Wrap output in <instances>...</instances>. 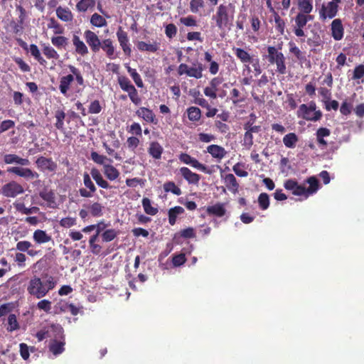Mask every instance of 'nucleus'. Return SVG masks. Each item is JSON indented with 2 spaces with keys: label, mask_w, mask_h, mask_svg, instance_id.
Listing matches in <instances>:
<instances>
[{
  "label": "nucleus",
  "mask_w": 364,
  "mask_h": 364,
  "mask_svg": "<svg viewBox=\"0 0 364 364\" xmlns=\"http://www.w3.org/2000/svg\"><path fill=\"white\" fill-rule=\"evenodd\" d=\"M179 172L181 176L188 182V184L198 186L201 178L200 176L193 172L190 168L186 166L181 167Z\"/></svg>",
  "instance_id": "nucleus-17"
},
{
  "label": "nucleus",
  "mask_w": 364,
  "mask_h": 364,
  "mask_svg": "<svg viewBox=\"0 0 364 364\" xmlns=\"http://www.w3.org/2000/svg\"><path fill=\"white\" fill-rule=\"evenodd\" d=\"M184 209L181 206H175L168 210V223L171 225H173L176 223L177 216L183 214Z\"/></svg>",
  "instance_id": "nucleus-36"
},
{
  "label": "nucleus",
  "mask_w": 364,
  "mask_h": 364,
  "mask_svg": "<svg viewBox=\"0 0 364 364\" xmlns=\"http://www.w3.org/2000/svg\"><path fill=\"white\" fill-rule=\"evenodd\" d=\"M24 22H25V20L21 21V18H18L17 21L12 20L10 22V26L12 28L13 33L15 34H19V35L23 34V30H24V26H23Z\"/></svg>",
  "instance_id": "nucleus-47"
},
{
  "label": "nucleus",
  "mask_w": 364,
  "mask_h": 364,
  "mask_svg": "<svg viewBox=\"0 0 364 364\" xmlns=\"http://www.w3.org/2000/svg\"><path fill=\"white\" fill-rule=\"evenodd\" d=\"M164 190L165 192H171L176 196H180L182 193V191L179 187H178L174 182L168 181L166 182L164 186Z\"/></svg>",
  "instance_id": "nucleus-48"
},
{
  "label": "nucleus",
  "mask_w": 364,
  "mask_h": 364,
  "mask_svg": "<svg viewBox=\"0 0 364 364\" xmlns=\"http://www.w3.org/2000/svg\"><path fill=\"white\" fill-rule=\"evenodd\" d=\"M33 239L37 244H44L51 240V236L48 235L45 230L38 229L33 234Z\"/></svg>",
  "instance_id": "nucleus-28"
},
{
  "label": "nucleus",
  "mask_w": 364,
  "mask_h": 364,
  "mask_svg": "<svg viewBox=\"0 0 364 364\" xmlns=\"http://www.w3.org/2000/svg\"><path fill=\"white\" fill-rule=\"evenodd\" d=\"M118 42L124 53L125 55L129 57L132 53V49L130 47L129 40L128 37V34L126 31H124L122 28L120 26L117 29L116 33Z\"/></svg>",
  "instance_id": "nucleus-14"
},
{
  "label": "nucleus",
  "mask_w": 364,
  "mask_h": 364,
  "mask_svg": "<svg viewBox=\"0 0 364 364\" xmlns=\"http://www.w3.org/2000/svg\"><path fill=\"white\" fill-rule=\"evenodd\" d=\"M90 175L98 186L105 189L111 188L109 183L103 178L100 171L97 168H92L90 171Z\"/></svg>",
  "instance_id": "nucleus-26"
},
{
  "label": "nucleus",
  "mask_w": 364,
  "mask_h": 364,
  "mask_svg": "<svg viewBox=\"0 0 364 364\" xmlns=\"http://www.w3.org/2000/svg\"><path fill=\"white\" fill-rule=\"evenodd\" d=\"M49 28H53L55 34L64 33V28L54 18H50L48 24Z\"/></svg>",
  "instance_id": "nucleus-56"
},
{
  "label": "nucleus",
  "mask_w": 364,
  "mask_h": 364,
  "mask_svg": "<svg viewBox=\"0 0 364 364\" xmlns=\"http://www.w3.org/2000/svg\"><path fill=\"white\" fill-rule=\"evenodd\" d=\"M120 88L128 92V95L131 101L136 105L141 103V100L139 96L138 92L135 87L131 83V81L126 76H119L117 79Z\"/></svg>",
  "instance_id": "nucleus-8"
},
{
  "label": "nucleus",
  "mask_w": 364,
  "mask_h": 364,
  "mask_svg": "<svg viewBox=\"0 0 364 364\" xmlns=\"http://www.w3.org/2000/svg\"><path fill=\"white\" fill-rule=\"evenodd\" d=\"M207 152L209 153L213 158H215L218 161H220L227 154V151L225 148L217 144H211L208 146L207 147Z\"/></svg>",
  "instance_id": "nucleus-23"
},
{
  "label": "nucleus",
  "mask_w": 364,
  "mask_h": 364,
  "mask_svg": "<svg viewBox=\"0 0 364 364\" xmlns=\"http://www.w3.org/2000/svg\"><path fill=\"white\" fill-rule=\"evenodd\" d=\"M57 282L52 276H48L45 281L36 276L32 277L28 282L27 292L36 299H41L53 290L56 286Z\"/></svg>",
  "instance_id": "nucleus-1"
},
{
  "label": "nucleus",
  "mask_w": 364,
  "mask_h": 364,
  "mask_svg": "<svg viewBox=\"0 0 364 364\" xmlns=\"http://www.w3.org/2000/svg\"><path fill=\"white\" fill-rule=\"evenodd\" d=\"M274 19L275 22L276 30L281 34L283 35L285 28V22L280 17L278 13H275L274 15Z\"/></svg>",
  "instance_id": "nucleus-57"
},
{
  "label": "nucleus",
  "mask_w": 364,
  "mask_h": 364,
  "mask_svg": "<svg viewBox=\"0 0 364 364\" xmlns=\"http://www.w3.org/2000/svg\"><path fill=\"white\" fill-rule=\"evenodd\" d=\"M100 49H102L110 59H114L117 57L114 55L115 48L113 45V41L110 38H106L101 41Z\"/></svg>",
  "instance_id": "nucleus-27"
},
{
  "label": "nucleus",
  "mask_w": 364,
  "mask_h": 364,
  "mask_svg": "<svg viewBox=\"0 0 364 364\" xmlns=\"http://www.w3.org/2000/svg\"><path fill=\"white\" fill-rule=\"evenodd\" d=\"M299 138L295 133H289L283 137V143L284 146L289 149H294L296 146Z\"/></svg>",
  "instance_id": "nucleus-38"
},
{
  "label": "nucleus",
  "mask_w": 364,
  "mask_h": 364,
  "mask_svg": "<svg viewBox=\"0 0 364 364\" xmlns=\"http://www.w3.org/2000/svg\"><path fill=\"white\" fill-rule=\"evenodd\" d=\"M258 203L260 209L264 210L269 206V197L266 193H262L258 196Z\"/></svg>",
  "instance_id": "nucleus-55"
},
{
  "label": "nucleus",
  "mask_w": 364,
  "mask_h": 364,
  "mask_svg": "<svg viewBox=\"0 0 364 364\" xmlns=\"http://www.w3.org/2000/svg\"><path fill=\"white\" fill-rule=\"evenodd\" d=\"M309 186L306 188L304 185H300L296 180L288 179L284 183V187L291 191L292 194L297 196H304L306 199L310 196L316 193L319 189L318 180L315 176H310L305 181Z\"/></svg>",
  "instance_id": "nucleus-2"
},
{
  "label": "nucleus",
  "mask_w": 364,
  "mask_h": 364,
  "mask_svg": "<svg viewBox=\"0 0 364 364\" xmlns=\"http://www.w3.org/2000/svg\"><path fill=\"white\" fill-rule=\"evenodd\" d=\"M39 196L47 203L49 208H55L56 206L55 194L52 189L44 187L40 192Z\"/></svg>",
  "instance_id": "nucleus-18"
},
{
  "label": "nucleus",
  "mask_w": 364,
  "mask_h": 364,
  "mask_svg": "<svg viewBox=\"0 0 364 364\" xmlns=\"http://www.w3.org/2000/svg\"><path fill=\"white\" fill-rule=\"evenodd\" d=\"M230 99L234 105H237L239 103L245 101V97L241 95L240 92L236 88H233L230 91Z\"/></svg>",
  "instance_id": "nucleus-58"
},
{
  "label": "nucleus",
  "mask_w": 364,
  "mask_h": 364,
  "mask_svg": "<svg viewBox=\"0 0 364 364\" xmlns=\"http://www.w3.org/2000/svg\"><path fill=\"white\" fill-rule=\"evenodd\" d=\"M103 205L98 202H95L89 206L91 215L96 218L103 215Z\"/></svg>",
  "instance_id": "nucleus-51"
},
{
  "label": "nucleus",
  "mask_w": 364,
  "mask_h": 364,
  "mask_svg": "<svg viewBox=\"0 0 364 364\" xmlns=\"http://www.w3.org/2000/svg\"><path fill=\"white\" fill-rule=\"evenodd\" d=\"M83 183L86 188H81L79 189L80 196L83 198H91L96 192V187L91 180L90 176L88 173H83Z\"/></svg>",
  "instance_id": "nucleus-11"
},
{
  "label": "nucleus",
  "mask_w": 364,
  "mask_h": 364,
  "mask_svg": "<svg viewBox=\"0 0 364 364\" xmlns=\"http://www.w3.org/2000/svg\"><path fill=\"white\" fill-rule=\"evenodd\" d=\"M127 72L133 79L134 82L138 87H143L144 83L141 78L140 75L136 72V69L132 68L129 66H127Z\"/></svg>",
  "instance_id": "nucleus-52"
},
{
  "label": "nucleus",
  "mask_w": 364,
  "mask_h": 364,
  "mask_svg": "<svg viewBox=\"0 0 364 364\" xmlns=\"http://www.w3.org/2000/svg\"><path fill=\"white\" fill-rule=\"evenodd\" d=\"M282 48H276L274 46L267 47V55H265L266 59L272 65H276V71L281 75L287 73V66L285 63V56L279 51Z\"/></svg>",
  "instance_id": "nucleus-5"
},
{
  "label": "nucleus",
  "mask_w": 364,
  "mask_h": 364,
  "mask_svg": "<svg viewBox=\"0 0 364 364\" xmlns=\"http://www.w3.org/2000/svg\"><path fill=\"white\" fill-rule=\"evenodd\" d=\"M103 172L107 178L110 181H114L119 176V171L111 164L104 165Z\"/></svg>",
  "instance_id": "nucleus-33"
},
{
  "label": "nucleus",
  "mask_w": 364,
  "mask_h": 364,
  "mask_svg": "<svg viewBox=\"0 0 364 364\" xmlns=\"http://www.w3.org/2000/svg\"><path fill=\"white\" fill-rule=\"evenodd\" d=\"M316 140L318 145L321 147H326L327 142L323 139V137L328 136L331 134V131L328 128L321 127L316 132Z\"/></svg>",
  "instance_id": "nucleus-34"
},
{
  "label": "nucleus",
  "mask_w": 364,
  "mask_h": 364,
  "mask_svg": "<svg viewBox=\"0 0 364 364\" xmlns=\"http://www.w3.org/2000/svg\"><path fill=\"white\" fill-rule=\"evenodd\" d=\"M338 4L334 1L328 2L326 4H322L319 10V17L321 20L326 18H333L338 12Z\"/></svg>",
  "instance_id": "nucleus-13"
},
{
  "label": "nucleus",
  "mask_w": 364,
  "mask_h": 364,
  "mask_svg": "<svg viewBox=\"0 0 364 364\" xmlns=\"http://www.w3.org/2000/svg\"><path fill=\"white\" fill-rule=\"evenodd\" d=\"M236 57L240 59L242 63H250L253 62V58L251 57L250 53L240 48H232Z\"/></svg>",
  "instance_id": "nucleus-32"
},
{
  "label": "nucleus",
  "mask_w": 364,
  "mask_h": 364,
  "mask_svg": "<svg viewBox=\"0 0 364 364\" xmlns=\"http://www.w3.org/2000/svg\"><path fill=\"white\" fill-rule=\"evenodd\" d=\"M142 206L144 212L150 215H155L158 213V208H154L151 205V200L148 198H144L142 199Z\"/></svg>",
  "instance_id": "nucleus-46"
},
{
  "label": "nucleus",
  "mask_w": 364,
  "mask_h": 364,
  "mask_svg": "<svg viewBox=\"0 0 364 364\" xmlns=\"http://www.w3.org/2000/svg\"><path fill=\"white\" fill-rule=\"evenodd\" d=\"M16 209L25 215H30L32 213H36L39 211V208L33 206L31 208H26L23 203H17L15 205Z\"/></svg>",
  "instance_id": "nucleus-49"
},
{
  "label": "nucleus",
  "mask_w": 364,
  "mask_h": 364,
  "mask_svg": "<svg viewBox=\"0 0 364 364\" xmlns=\"http://www.w3.org/2000/svg\"><path fill=\"white\" fill-rule=\"evenodd\" d=\"M33 245L28 240H21L16 245V250L21 252H26L29 256L34 257L38 252L32 249Z\"/></svg>",
  "instance_id": "nucleus-21"
},
{
  "label": "nucleus",
  "mask_w": 364,
  "mask_h": 364,
  "mask_svg": "<svg viewBox=\"0 0 364 364\" xmlns=\"http://www.w3.org/2000/svg\"><path fill=\"white\" fill-rule=\"evenodd\" d=\"M298 117L302 118L306 121L316 122L322 117V112L316 110V104L311 101L309 105L302 104L297 110Z\"/></svg>",
  "instance_id": "nucleus-6"
},
{
  "label": "nucleus",
  "mask_w": 364,
  "mask_h": 364,
  "mask_svg": "<svg viewBox=\"0 0 364 364\" xmlns=\"http://www.w3.org/2000/svg\"><path fill=\"white\" fill-rule=\"evenodd\" d=\"M136 47L140 51L155 53L159 49V44L154 41L152 43H147L144 41H138Z\"/></svg>",
  "instance_id": "nucleus-31"
},
{
  "label": "nucleus",
  "mask_w": 364,
  "mask_h": 364,
  "mask_svg": "<svg viewBox=\"0 0 364 364\" xmlns=\"http://www.w3.org/2000/svg\"><path fill=\"white\" fill-rule=\"evenodd\" d=\"M71 74L63 76L60 79L59 90L62 95L68 97V92L70 88L71 83L73 82L74 78L79 85H84V78L80 70L76 67L69 65L68 66Z\"/></svg>",
  "instance_id": "nucleus-3"
},
{
  "label": "nucleus",
  "mask_w": 364,
  "mask_h": 364,
  "mask_svg": "<svg viewBox=\"0 0 364 364\" xmlns=\"http://www.w3.org/2000/svg\"><path fill=\"white\" fill-rule=\"evenodd\" d=\"M331 35L336 41H340L343 36V27L341 19H334L331 23Z\"/></svg>",
  "instance_id": "nucleus-22"
},
{
  "label": "nucleus",
  "mask_w": 364,
  "mask_h": 364,
  "mask_svg": "<svg viewBox=\"0 0 364 364\" xmlns=\"http://www.w3.org/2000/svg\"><path fill=\"white\" fill-rule=\"evenodd\" d=\"M31 54L39 63L41 65L44 67L47 65V61L41 56V52L36 44H31L29 48Z\"/></svg>",
  "instance_id": "nucleus-40"
},
{
  "label": "nucleus",
  "mask_w": 364,
  "mask_h": 364,
  "mask_svg": "<svg viewBox=\"0 0 364 364\" xmlns=\"http://www.w3.org/2000/svg\"><path fill=\"white\" fill-rule=\"evenodd\" d=\"M57 17L63 21L69 22L73 19V15L68 8L58 6L56 9Z\"/></svg>",
  "instance_id": "nucleus-29"
},
{
  "label": "nucleus",
  "mask_w": 364,
  "mask_h": 364,
  "mask_svg": "<svg viewBox=\"0 0 364 364\" xmlns=\"http://www.w3.org/2000/svg\"><path fill=\"white\" fill-rule=\"evenodd\" d=\"M91 159L92 160L97 164L100 165H106L105 163L106 161L112 162V159H108L106 156L100 155L96 151L91 152Z\"/></svg>",
  "instance_id": "nucleus-59"
},
{
  "label": "nucleus",
  "mask_w": 364,
  "mask_h": 364,
  "mask_svg": "<svg viewBox=\"0 0 364 364\" xmlns=\"http://www.w3.org/2000/svg\"><path fill=\"white\" fill-rule=\"evenodd\" d=\"M223 179L227 188L230 192L234 194L238 193L240 185L232 173L226 174Z\"/></svg>",
  "instance_id": "nucleus-24"
},
{
  "label": "nucleus",
  "mask_w": 364,
  "mask_h": 364,
  "mask_svg": "<svg viewBox=\"0 0 364 364\" xmlns=\"http://www.w3.org/2000/svg\"><path fill=\"white\" fill-rule=\"evenodd\" d=\"M187 114L190 121L198 122L201 117V111L197 107H190L187 109Z\"/></svg>",
  "instance_id": "nucleus-45"
},
{
  "label": "nucleus",
  "mask_w": 364,
  "mask_h": 364,
  "mask_svg": "<svg viewBox=\"0 0 364 364\" xmlns=\"http://www.w3.org/2000/svg\"><path fill=\"white\" fill-rule=\"evenodd\" d=\"M8 324L7 330L9 331H14L19 328V324L18 323L16 316L14 314H9L8 317Z\"/></svg>",
  "instance_id": "nucleus-61"
},
{
  "label": "nucleus",
  "mask_w": 364,
  "mask_h": 364,
  "mask_svg": "<svg viewBox=\"0 0 364 364\" xmlns=\"http://www.w3.org/2000/svg\"><path fill=\"white\" fill-rule=\"evenodd\" d=\"M253 135L249 131H246L244 134L242 145L247 150H250L253 145Z\"/></svg>",
  "instance_id": "nucleus-60"
},
{
  "label": "nucleus",
  "mask_w": 364,
  "mask_h": 364,
  "mask_svg": "<svg viewBox=\"0 0 364 364\" xmlns=\"http://www.w3.org/2000/svg\"><path fill=\"white\" fill-rule=\"evenodd\" d=\"M37 168L41 171H48L50 172L55 171L57 168V164L51 158L39 156L36 160Z\"/></svg>",
  "instance_id": "nucleus-16"
},
{
  "label": "nucleus",
  "mask_w": 364,
  "mask_h": 364,
  "mask_svg": "<svg viewBox=\"0 0 364 364\" xmlns=\"http://www.w3.org/2000/svg\"><path fill=\"white\" fill-rule=\"evenodd\" d=\"M163 147L157 141L151 142L148 153L155 159H160L163 153Z\"/></svg>",
  "instance_id": "nucleus-30"
},
{
  "label": "nucleus",
  "mask_w": 364,
  "mask_h": 364,
  "mask_svg": "<svg viewBox=\"0 0 364 364\" xmlns=\"http://www.w3.org/2000/svg\"><path fill=\"white\" fill-rule=\"evenodd\" d=\"M299 13L311 14L313 11V0H298Z\"/></svg>",
  "instance_id": "nucleus-39"
},
{
  "label": "nucleus",
  "mask_w": 364,
  "mask_h": 364,
  "mask_svg": "<svg viewBox=\"0 0 364 364\" xmlns=\"http://www.w3.org/2000/svg\"><path fill=\"white\" fill-rule=\"evenodd\" d=\"M42 51L44 55L48 59L58 60L60 58L57 51L49 45L43 44Z\"/></svg>",
  "instance_id": "nucleus-44"
},
{
  "label": "nucleus",
  "mask_w": 364,
  "mask_h": 364,
  "mask_svg": "<svg viewBox=\"0 0 364 364\" xmlns=\"http://www.w3.org/2000/svg\"><path fill=\"white\" fill-rule=\"evenodd\" d=\"M1 193L6 198H15L17 196L23 193L24 188L16 181H11L2 186Z\"/></svg>",
  "instance_id": "nucleus-9"
},
{
  "label": "nucleus",
  "mask_w": 364,
  "mask_h": 364,
  "mask_svg": "<svg viewBox=\"0 0 364 364\" xmlns=\"http://www.w3.org/2000/svg\"><path fill=\"white\" fill-rule=\"evenodd\" d=\"M289 52L294 54L296 58L302 61L304 60H306L305 55L300 50V49L296 46V44L290 41L289 43Z\"/></svg>",
  "instance_id": "nucleus-54"
},
{
  "label": "nucleus",
  "mask_w": 364,
  "mask_h": 364,
  "mask_svg": "<svg viewBox=\"0 0 364 364\" xmlns=\"http://www.w3.org/2000/svg\"><path fill=\"white\" fill-rule=\"evenodd\" d=\"M136 114L146 122L156 124L158 121L154 112L146 107H141L136 111Z\"/></svg>",
  "instance_id": "nucleus-19"
},
{
  "label": "nucleus",
  "mask_w": 364,
  "mask_h": 364,
  "mask_svg": "<svg viewBox=\"0 0 364 364\" xmlns=\"http://www.w3.org/2000/svg\"><path fill=\"white\" fill-rule=\"evenodd\" d=\"M119 234V232L114 229L105 230L102 234V240L105 242H109L115 239Z\"/></svg>",
  "instance_id": "nucleus-50"
},
{
  "label": "nucleus",
  "mask_w": 364,
  "mask_h": 364,
  "mask_svg": "<svg viewBox=\"0 0 364 364\" xmlns=\"http://www.w3.org/2000/svg\"><path fill=\"white\" fill-rule=\"evenodd\" d=\"M203 64L196 61L193 63L191 67L186 63H181L177 69V73L179 76L186 75L188 77L200 79L203 77Z\"/></svg>",
  "instance_id": "nucleus-7"
},
{
  "label": "nucleus",
  "mask_w": 364,
  "mask_h": 364,
  "mask_svg": "<svg viewBox=\"0 0 364 364\" xmlns=\"http://www.w3.org/2000/svg\"><path fill=\"white\" fill-rule=\"evenodd\" d=\"M234 15V6L232 4L228 5L220 4L213 16V19L215 21L217 27L222 30L227 27L232 21Z\"/></svg>",
  "instance_id": "nucleus-4"
},
{
  "label": "nucleus",
  "mask_w": 364,
  "mask_h": 364,
  "mask_svg": "<svg viewBox=\"0 0 364 364\" xmlns=\"http://www.w3.org/2000/svg\"><path fill=\"white\" fill-rule=\"evenodd\" d=\"M90 23L95 27L101 28L107 26V22L103 16L95 13L91 16Z\"/></svg>",
  "instance_id": "nucleus-43"
},
{
  "label": "nucleus",
  "mask_w": 364,
  "mask_h": 364,
  "mask_svg": "<svg viewBox=\"0 0 364 364\" xmlns=\"http://www.w3.org/2000/svg\"><path fill=\"white\" fill-rule=\"evenodd\" d=\"M7 172L14 173L27 180L38 178L39 177V174L36 171H33L29 168L12 166L7 168Z\"/></svg>",
  "instance_id": "nucleus-12"
},
{
  "label": "nucleus",
  "mask_w": 364,
  "mask_h": 364,
  "mask_svg": "<svg viewBox=\"0 0 364 364\" xmlns=\"http://www.w3.org/2000/svg\"><path fill=\"white\" fill-rule=\"evenodd\" d=\"M77 33L78 32H76L73 35V44L75 46V52L82 56H85L89 53L88 48L85 43L80 39Z\"/></svg>",
  "instance_id": "nucleus-20"
},
{
  "label": "nucleus",
  "mask_w": 364,
  "mask_h": 364,
  "mask_svg": "<svg viewBox=\"0 0 364 364\" xmlns=\"http://www.w3.org/2000/svg\"><path fill=\"white\" fill-rule=\"evenodd\" d=\"M84 38L92 52L97 53L100 51L101 41L95 32L86 30L84 32Z\"/></svg>",
  "instance_id": "nucleus-15"
},
{
  "label": "nucleus",
  "mask_w": 364,
  "mask_h": 364,
  "mask_svg": "<svg viewBox=\"0 0 364 364\" xmlns=\"http://www.w3.org/2000/svg\"><path fill=\"white\" fill-rule=\"evenodd\" d=\"M51 43L58 49H61L67 46L68 38L63 36H53L51 38Z\"/></svg>",
  "instance_id": "nucleus-53"
},
{
  "label": "nucleus",
  "mask_w": 364,
  "mask_h": 364,
  "mask_svg": "<svg viewBox=\"0 0 364 364\" xmlns=\"http://www.w3.org/2000/svg\"><path fill=\"white\" fill-rule=\"evenodd\" d=\"M178 159L181 162L189 165L191 167L196 168L208 174H211L212 171L210 170L206 166L199 162L196 158L192 157L186 153H181L178 156Z\"/></svg>",
  "instance_id": "nucleus-10"
},
{
  "label": "nucleus",
  "mask_w": 364,
  "mask_h": 364,
  "mask_svg": "<svg viewBox=\"0 0 364 364\" xmlns=\"http://www.w3.org/2000/svg\"><path fill=\"white\" fill-rule=\"evenodd\" d=\"M177 33V27L173 23H169L165 27V34L166 36L171 39L176 36Z\"/></svg>",
  "instance_id": "nucleus-64"
},
{
  "label": "nucleus",
  "mask_w": 364,
  "mask_h": 364,
  "mask_svg": "<svg viewBox=\"0 0 364 364\" xmlns=\"http://www.w3.org/2000/svg\"><path fill=\"white\" fill-rule=\"evenodd\" d=\"M65 344V341H58L56 340H53L49 345V350L51 353H53V355H58L64 351Z\"/></svg>",
  "instance_id": "nucleus-37"
},
{
  "label": "nucleus",
  "mask_w": 364,
  "mask_h": 364,
  "mask_svg": "<svg viewBox=\"0 0 364 364\" xmlns=\"http://www.w3.org/2000/svg\"><path fill=\"white\" fill-rule=\"evenodd\" d=\"M204 6L205 2L203 0H191L190 1V10L193 14L198 13Z\"/></svg>",
  "instance_id": "nucleus-62"
},
{
  "label": "nucleus",
  "mask_w": 364,
  "mask_h": 364,
  "mask_svg": "<svg viewBox=\"0 0 364 364\" xmlns=\"http://www.w3.org/2000/svg\"><path fill=\"white\" fill-rule=\"evenodd\" d=\"M178 235H179L180 237L186 239L194 238L196 237L195 230L193 228L191 227L183 229L181 230L179 233L176 234L174 236V239L176 238Z\"/></svg>",
  "instance_id": "nucleus-63"
},
{
  "label": "nucleus",
  "mask_w": 364,
  "mask_h": 364,
  "mask_svg": "<svg viewBox=\"0 0 364 364\" xmlns=\"http://www.w3.org/2000/svg\"><path fill=\"white\" fill-rule=\"evenodd\" d=\"M206 213L208 215H214L219 218L223 217L226 213L225 204L218 203L213 205L208 206L206 208Z\"/></svg>",
  "instance_id": "nucleus-25"
},
{
  "label": "nucleus",
  "mask_w": 364,
  "mask_h": 364,
  "mask_svg": "<svg viewBox=\"0 0 364 364\" xmlns=\"http://www.w3.org/2000/svg\"><path fill=\"white\" fill-rule=\"evenodd\" d=\"M65 116L66 114L63 109H58L55 112V117L56 119L55 127L60 131L64 129V119H65Z\"/></svg>",
  "instance_id": "nucleus-42"
},
{
  "label": "nucleus",
  "mask_w": 364,
  "mask_h": 364,
  "mask_svg": "<svg viewBox=\"0 0 364 364\" xmlns=\"http://www.w3.org/2000/svg\"><path fill=\"white\" fill-rule=\"evenodd\" d=\"M95 5V0H80L76 4V9L79 12H85Z\"/></svg>",
  "instance_id": "nucleus-41"
},
{
  "label": "nucleus",
  "mask_w": 364,
  "mask_h": 364,
  "mask_svg": "<svg viewBox=\"0 0 364 364\" xmlns=\"http://www.w3.org/2000/svg\"><path fill=\"white\" fill-rule=\"evenodd\" d=\"M99 236L100 234L95 232V234L92 235L89 240V247L90 251L95 255H100L102 249L101 245L96 243Z\"/></svg>",
  "instance_id": "nucleus-35"
}]
</instances>
